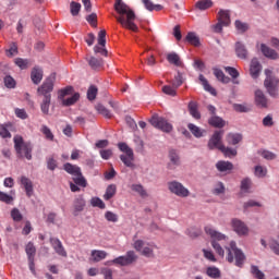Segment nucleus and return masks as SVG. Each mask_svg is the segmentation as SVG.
<instances>
[{
    "mask_svg": "<svg viewBox=\"0 0 279 279\" xmlns=\"http://www.w3.org/2000/svg\"><path fill=\"white\" fill-rule=\"evenodd\" d=\"M231 223L234 232H236L239 236H245L248 234L250 229L247 228V226H245V222L239 219H233Z\"/></svg>",
    "mask_w": 279,
    "mask_h": 279,
    "instance_id": "nucleus-13",
    "label": "nucleus"
},
{
    "mask_svg": "<svg viewBox=\"0 0 279 279\" xmlns=\"http://www.w3.org/2000/svg\"><path fill=\"white\" fill-rule=\"evenodd\" d=\"M208 123L213 128H225L226 126V121L223 119H221L220 117H217V116H213L208 120Z\"/></svg>",
    "mask_w": 279,
    "mask_h": 279,
    "instance_id": "nucleus-35",
    "label": "nucleus"
},
{
    "mask_svg": "<svg viewBox=\"0 0 279 279\" xmlns=\"http://www.w3.org/2000/svg\"><path fill=\"white\" fill-rule=\"evenodd\" d=\"M187 130H190L196 138H202V136H204V131L193 123L187 124Z\"/></svg>",
    "mask_w": 279,
    "mask_h": 279,
    "instance_id": "nucleus-38",
    "label": "nucleus"
},
{
    "mask_svg": "<svg viewBox=\"0 0 279 279\" xmlns=\"http://www.w3.org/2000/svg\"><path fill=\"white\" fill-rule=\"evenodd\" d=\"M263 69V65H260V62L258 59L254 58L251 61V66H250V74L253 77V80H256L258 75H260V71Z\"/></svg>",
    "mask_w": 279,
    "mask_h": 279,
    "instance_id": "nucleus-15",
    "label": "nucleus"
},
{
    "mask_svg": "<svg viewBox=\"0 0 279 279\" xmlns=\"http://www.w3.org/2000/svg\"><path fill=\"white\" fill-rule=\"evenodd\" d=\"M241 193H252V180L250 178L243 179L241 181Z\"/></svg>",
    "mask_w": 279,
    "mask_h": 279,
    "instance_id": "nucleus-39",
    "label": "nucleus"
},
{
    "mask_svg": "<svg viewBox=\"0 0 279 279\" xmlns=\"http://www.w3.org/2000/svg\"><path fill=\"white\" fill-rule=\"evenodd\" d=\"M51 106V96H46L40 102V110L43 114H49V108Z\"/></svg>",
    "mask_w": 279,
    "mask_h": 279,
    "instance_id": "nucleus-34",
    "label": "nucleus"
},
{
    "mask_svg": "<svg viewBox=\"0 0 279 279\" xmlns=\"http://www.w3.org/2000/svg\"><path fill=\"white\" fill-rule=\"evenodd\" d=\"M251 274L254 276V278L257 279H265V272H262L260 269H258V266H251Z\"/></svg>",
    "mask_w": 279,
    "mask_h": 279,
    "instance_id": "nucleus-56",
    "label": "nucleus"
},
{
    "mask_svg": "<svg viewBox=\"0 0 279 279\" xmlns=\"http://www.w3.org/2000/svg\"><path fill=\"white\" fill-rule=\"evenodd\" d=\"M21 184L24 186L27 197H32L34 195V183L32 180L27 177H21Z\"/></svg>",
    "mask_w": 279,
    "mask_h": 279,
    "instance_id": "nucleus-17",
    "label": "nucleus"
},
{
    "mask_svg": "<svg viewBox=\"0 0 279 279\" xmlns=\"http://www.w3.org/2000/svg\"><path fill=\"white\" fill-rule=\"evenodd\" d=\"M117 195V185L116 184H110L107 186L106 192L104 194V199L106 202H110L112 197Z\"/></svg>",
    "mask_w": 279,
    "mask_h": 279,
    "instance_id": "nucleus-28",
    "label": "nucleus"
},
{
    "mask_svg": "<svg viewBox=\"0 0 279 279\" xmlns=\"http://www.w3.org/2000/svg\"><path fill=\"white\" fill-rule=\"evenodd\" d=\"M134 143H135V151H137L138 154H143V151H145V142H143L141 137H135Z\"/></svg>",
    "mask_w": 279,
    "mask_h": 279,
    "instance_id": "nucleus-49",
    "label": "nucleus"
},
{
    "mask_svg": "<svg viewBox=\"0 0 279 279\" xmlns=\"http://www.w3.org/2000/svg\"><path fill=\"white\" fill-rule=\"evenodd\" d=\"M63 169L64 171H66V173L73 175V178H75V175H78L82 172V168L70 162L64 163Z\"/></svg>",
    "mask_w": 279,
    "mask_h": 279,
    "instance_id": "nucleus-24",
    "label": "nucleus"
},
{
    "mask_svg": "<svg viewBox=\"0 0 279 279\" xmlns=\"http://www.w3.org/2000/svg\"><path fill=\"white\" fill-rule=\"evenodd\" d=\"M25 252L28 257V263H34V256H36V246H34V243L29 242L28 245H26Z\"/></svg>",
    "mask_w": 279,
    "mask_h": 279,
    "instance_id": "nucleus-37",
    "label": "nucleus"
},
{
    "mask_svg": "<svg viewBox=\"0 0 279 279\" xmlns=\"http://www.w3.org/2000/svg\"><path fill=\"white\" fill-rule=\"evenodd\" d=\"M227 250V260L229 263H234L235 267H243L245 265V253L241 248L236 247V242L231 241Z\"/></svg>",
    "mask_w": 279,
    "mask_h": 279,
    "instance_id": "nucleus-4",
    "label": "nucleus"
},
{
    "mask_svg": "<svg viewBox=\"0 0 279 279\" xmlns=\"http://www.w3.org/2000/svg\"><path fill=\"white\" fill-rule=\"evenodd\" d=\"M41 132L48 141H53V133L51 132V129H49L47 125L41 126Z\"/></svg>",
    "mask_w": 279,
    "mask_h": 279,
    "instance_id": "nucleus-61",
    "label": "nucleus"
},
{
    "mask_svg": "<svg viewBox=\"0 0 279 279\" xmlns=\"http://www.w3.org/2000/svg\"><path fill=\"white\" fill-rule=\"evenodd\" d=\"M53 80H56V74H52V77H48L43 85L37 88L38 95H41V97H51Z\"/></svg>",
    "mask_w": 279,
    "mask_h": 279,
    "instance_id": "nucleus-11",
    "label": "nucleus"
},
{
    "mask_svg": "<svg viewBox=\"0 0 279 279\" xmlns=\"http://www.w3.org/2000/svg\"><path fill=\"white\" fill-rule=\"evenodd\" d=\"M80 101V93L73 94L72 97L62 100L63 106H74V104H77Z\"/></svg>",
    "mask_w": 279,
    "mask_h": 279,
    "instance_id": "nucleus-45",
    "label": "nucleus"
},
{
    "mask_svg": "<svg viewBox=\"0 0 279 279\" xmlns=\"http://www.w3.org/2000/svg\"><path fill=\"white\" fill-rule=\"evenodd\" d=\"M149 123L151 124L153 128L161 130V132H166V134L173 132V125L162 117L153 116L151 119L149 120Z\"/></svg>",
    "mask_w": 279,
    "mask_h": 279,
    "instance_id": "nucleus-9",
    "label": "nucleus"
},
{
    "mask_svg": "<svg viewBox=\"0 0 279 279\" xmlns=\"http://www.w3.org/2000/svg\"><path fill=\"white\" fill-rule=\"evenodd\" d=\"M133 247L145 258H154V244H149L143 240H135L133 242Z\"/></svg>",
    "mask_w": 279,
    "mask_h": 279,
    "instance_id": "nucleus-8",
    "label": "nucleus"
},
{
    "mask_svg": "<svg viewBox=\"0 0 279 279\" xmlns=\"http://www.w3.org/2000/svg\"><path fill=\"white\" fill-rule=\"evenodd\" d=\"M214 75L218 82H221V84H230L231 80L229 76H226L223 71L219 68H213Z\"/></svg>",
    "mask_w": 279,
    "mask_h": 279,
    "instance_id": "nucleus-21",
    "label": "nucleus"
},
{
    "mask_svg": "<svg viewBox=\"0 0 279 279\" xmlns=\"http://www.w3.org/2000/svg\"><path fill=\"white\" fill-rule=\"evenodd\" d=\"M50 244L53 247L56 254L62 256L63 258H66L68 253L66 250H64V245H62V241H60V239L50 238Z\"/></svg>",
    "mask_w": 279,
    "mask_h": 279,
    "instance_id": "nucleus-14",
    "label": "nucleus"
},
{
    "mask_svg": "<svg viewBox=\"0 0 279 279\" xmlns=\"http://www.w3.org/2000/svg\"><path fill=\"white\" fill-rule=\"evenodd\" d=\"M235 54L241 60H247L250 52L247 51V47L241 41L235 43Z\"/></svg>",
    "mask_w": 279,
    "mask_h": 279,
    "instance_id": "nucleus-16",
    "label": "nucleus"
},
{
    "mask_svg": "<svg viewBox=\"0 0 279 279\" xmlns=\"http://www.w3.org/2000/svg\"><path fill=\"white\" fill-rule=\"evenodd\" d=\"M31 78L33 84H40V82H43V69H40L39 66L33 68L31 72Z\"/></svg>",
    "mask_w": 279,
    "mask_h": 279,
    "instance_id": "nucleus-20",
    "label": "nucleus"
},
{
    "mask_svg": "<svg viewBox=\"0 0 279 279\" xmlns=\"http://www.w3.org/2000/svg\"><path fill=\"white\" fill-rule=\"evenodd\" d=\"M259 155L265 158V160H276V154L269 150H262Z\"/></svg>",
    "mask_w": 279,
    "mask_h": 279,
    "instance_id": "nucleus-62",
    "label": "nucleus"
},
{
    "mask_svg": "<svg viewBox=\"0 0 279 279\" xmlns=\"http://www.w3.org/2000/svg\"><path fill=\"white\" fill-rule=\"evenodd\" d=\"M255 101L257 106H260L262 108H267V98L265 97V94H263V90L257 89L255 92Z\"/></svg>",
    "mask_w": 279,
    "mask_h": 279,
    "instance_id": "nucleus-27",
    "label": "nucleus"
},
{
    "mask_svg": "<svg viewBox=\"0 0 279 279\" xmlns=\"http://www.w3.org/2000/svg\"><path fill=\"white\" fill-rule=\"evenodd\" d=\"M142 3L146 8V10H148V12H154V10L156 12H160V10H162L163 8L161 4H154L151 0H142Z\"/></svg>",
    "mask_w": 279,
    "mask_h": 279,
    "instance_id": "nucleus-32",
    "label": "nucleus"
},
{
    "mask_svg": "<svg viewBox=\"0 0 279 279\" xmlns=\"http://www.w3.org/2000/svg\"><path fill=\"white\" fill-rule=\"evenodd\" d=\"M196 8L198 10H208V8H213V2L210 0H201L196 2Z\"/></svg>",
    "mask_w": 279,
    "mask_h": 279,
    "instance_id": "nucleus-53",
    "label": "nucleus"
},
{
    "mask_svg": "<svg viewBox=\"0 0 279 279\" xmlns=\"http://www.w3.org/2000/svg\"><path fill=\"white\" fill-rule=\"evenodd\" d=\"M221 138H223V131H216L207 144L208 149H219V147H223Z\"/></svg>",
    "mask_w": 279,
    "mask_h": 279,
    "instance_id": "nucleus-12",
    "label": "nucleus"
},
{
    "mask_svg": "<svg viewBox=\"0 0 279 279\" xmlns=\"http://www.w3.org/2000/svg\"><path fill=\"white\" fill-rule=\"evenodd\" d=\"M216 168L221 172L225 173L226 171H232L234 169V165L230 161L220 160L216 163Z\"/></svg>",
    "mask_w": 279,
    "mask_h": 279,
    "instance_id": "nucleus-25",
    "label": "nucleus"
},
{
    "mask_svg": "<svg viewBox=\"0 0 279 279\" xmlns=\"http://www.w3.org/2000/svg\"><path fill=\"white\" fill-rule=\"evenodd\" d=\"M269 247L270 250L274 252V254H276L277 256H279V243L276 240H271L269 242Z\"/></svg>",
    "mask_w": 279,
    "mask_h": 279,
    "instance_id": "nucleus-64",
    "label": "nucleus"
},
{
    "mask_svg": "<svg viewBox=\"0 0 279 279\" xmlns=\"http://www.w3.org/2000/svg\"><path fill=\"white\" fill-rule=\"evenodd\" d=\"M186 43H189L190 45H193V47H199V45H202V43L199 41V38L197 36V34H195L194 32H190L187 33L186 37H185Z\"/></svg>",
    "mask_w": 279,
    "mask_h": 279,
    "instance_id": "nucleus-29",
    "label": "nucleus"
},
{
    "mask_svg": "<svg viewBox=\"0 0 279 279\" xmlns=\"http://www.w3.org/2000/svg\"><path fill=\"white\" fill-rule=\"evenodd\" d=\"M74 217H77V215H80V213H82V210H84V208L86 207V201L84 199V197L78 196L77 198L74 199Z\"/></svg>",
    "mask_w": 279,
    "mask_h": 279,
    "instance_id": "nucleus-18",
    "label": "nucleus"
},
{
    "mask_svg": "<svg viewBox=\"0 0 279 279\" xmlns=\"http://www.w3.org/2000/svg\"><path fill=\"white\" fill-rule=\"evenodd\" d=\"M80 10H82V4L80 2L72 1L70 3V12L72 16H77V14H80Z\"/></svg>",
    "mask_w": 279,
    "mask_h": 279,
    "instance_id": "nucleus-47",
    "label": "nucleus"
},
{
    "mask_svg": "<svg viewBox=\"0 0 279 279\" xmlns=\"http://www.w3.org/2000/svg\"><path fill=\"white\" fill-rule=\"evenodd\" d=\"M266 80L264 82V86L269 93L270 97H278V84L279 80L274 76V72L271 70H265Z\"/></svg>",
    "mask_w": 279,
    "mask_h": 279,
    "instance_id": "nucleus-5",
    "label": "nucleus"
},
{
    "mask_svg": "<svg viewBox=\"0 0 279 279\" xmlns=\"http://www.w3.org/2000/svg\"><path fill=\"white\" fill-rule=\"evenodd\" d=\"M105 219L111 223H117V221H119V216L112 211H106Z\"/></svg>",
    "mask_w": 279,
    "mask_h": 279,
    "instance_id": "nucleus-58",
    "label": "nucleus"
},
{
    "mask_svg": "<svg viewBox=\"0 0 279 279\" xmlns=\"http://www.w3.org/2000/svg\"><path fill=\"white\" fill-rule=\"evenodd\" d=\"M167 60L170 64H174V66H182V60H180V54L175 52L168 53Z\"/></svg>",
    "mask_w": 279,
    "mask_h": 279,
    "instance_id": "nucleus-33",
    "label": "nucleus"
},
{
    "mask_svg": "<svg viewBox=\"0 0 279 279\" xmlns=\"http://www.w3.org/2000/svg\"><path fill=\"white\" fill-rule=\"evenodd\" d=\"M138 260V255L134 251H128L125 255L116 257L110 263L111 265H118L119 267H130V265H134Z\"/></svg>",
    "mask_w": 279,
    "mask_h": 279,
    "instance_id": "nucleus-7",
    "label": "nucleus"
},
{
    "mask_svg": "<svg viewBox=\"0 0 279 279\" xmlns=\"http://www.w3.org/2000/svg\"><path fill=\"white\" fill-rule=\"evenodd\" d=\"M97 93H99V89L95 85H90L87 89V99L89 101H95L97 99Z\"/></svg>",
    "mask_w": 279,
    "mask_h": 279,
    "instance_id": "nucleus-44",
    "label": "nucleus"
},
{
    "mask_svg": "<svg viewBox=\"0 0 279 279\" xmlns=\"http://www.w3.org/2000/svg\"><path fill=\"white\" fill-rule=\"evenodd\" d=\"M217 19L220 23H222L225 25V27H228V25H230V11L229 10H223L221 9L218 12Z\"/></svg>",
    "mask_w": 279,
    "mask_h": 279,
    "instance_id": "nucleus-22",
    "label": "nucleus"
},
{
    "mask_svg": "<svg viewBox=\"0 0 279 279\" xmlns=\"http://www.w3.org/2000/svg\"><path fill=\"white\" fill-rule=\"evenodd\" d=\"M59 99L64 100V97H68V95H73V86H66L65 88H62L58 93Z\"/></svg>",
    "mask_w": 279,
    "mask_h": 279,
    "instance_id": "nucleus-48",
    "label": "nucleus"
},
{
    "mask_svg": "<svg viewBox=\"0 0 279 279\" xmlns=\"http://www.w3.org/2000/svg\"><path fill=\"white\" fill-rule=\"evenodd\" d=\"M88 64L92 69H94L95 71H97V69H101V66H104V60L101 59H97L95 57H92L88 60Z\"/></svg>",
    "mask_w": 279,
    "mask_h": 279,
    "instance_id": "nucleus-41",
    "label": "nucleus"
},
{
    "mask_svg": "<svg viewBox=\"0 0 279 279\" xmlns=\"http://www.w3.org/2000/svg\"><path fill=\"white\" fill-rule=\"evenodd\" d=\"M225 71L232 77V80H236V77H239V71L232 66H225Z\"/></svg>",
    "mask_w": 279,
    "mask_h": 279,
    "instance_id": "nucleus-60",
    "label": "nucleus"
},
{
    "mask_svg": "<svg viewBox=\"0 0 279 279\" xmlns=\"http://www.w3.org/2000/svg\"><path fill=\"white\" fill-rule=\"evenodd\" d=\"M260 50H262L263 56H265V58H269L270 60H278V52H276V50L267 47V45L262 44Z\"/></svg>",
    "mask_w": 279,
    "mask_h": 279,
    "instance_id": "nucleus-19",
    "label": "nucleus"
},
{
    "mask_svg": "<svg viewBox=\"0 0 279 279\" xmlns=\"http://www.w3.org/2000/svg\"><path fill=\"white\" fill-rule=\"evenodd\" d=\"M13 142L17 158H26V160H32V151H34V146L32 143L25 142L21 135H15L13 137Z\"/></svg>",
    "mask_w": 279,
    "mask_h": 279,
    "instance_id": "nucleus-3",
    "label": "nucleus"
},
{
    "mask_svg": "<svg viewBox=\"0 0 279 279\" xmlns=\"http://www.w3.org/2000/svg\"><path fill=\"white\" fill-rule=\"evenodd\" d=\"M198 80L204 87V90L207 93H210V95L217 96V89H215L210 84L208 83V80H206V76L204 74H199Z\"/></svg>",
    "mask_w": 279,
    "mask_h": 279,
    "instance_id": "nucleus-23",
    "label": "nucleus"
},
{
    "mask_svg": "<svg viewBox=\"0 0 279 279\" xmlns=\"http://www.w3.org/2000/svg\"><path fill=\"white\" fill-rule=\"evenodd\" d=\"M118 147L120 151H123V154L120 156V160L125 167L134 169V150H132V148H130V146H128L125 143H119Z\"/></svg>",
    "mask_w": 279,
    "mask_h": 279,
    "instance_id": "nucleus-6",
    "label": "nucleus"
},
{
    "mask_svg": "<svg viewBox=\"0 0 279 279\" xmlns=\"http://www.w3.org/2000/svg\"><path fill=\"white\" fill-rule=\"evenodd\" d=\"M96 110L97 112H99V114H102V117H105L106 119H112V113L104 105L98 104L96 106Z\"/></svg>",
    "mask_w": 279,
    "mask_h": 279,
    "instance_id": "nucleus-43",
    "label": "nucleus"
},
{
    "mask_svg": "<svg viewBox=\"0 0 279 279\" xmlns=\"http://www.w3.org/2000/svg\"><path fill=\"white\" fill-rule=\"evenodd\" d=\"M14 64L16 66H19V69H21L22 71H24L25 69H29V61L27 59H23V58H15L14 59Z\"/></svg>",
    "mask_w": 279,
    "mask_h": 279,
    "instance_id": "nucleus-40",
    "label": "nucleus"
},
{
    "mask_svg": "<svg viewBox=\"0 0 279 279\" xmlns=\"http://www.w3.org/2000/svg\"><path fill=\"white\" fill-rule=\"evenodd\" d=\"M206 274L209 278L218 279L221 278V270L217 267H208Z\"/></svg>",
    "mask_w": 279,
    "mask_h": 279,
    "instance_id": "nucleus-42",
    "label": "nucleus"
},
{
    "mask_svg": "<svg viewBox=\"0 0 279 279\" xmlns=\"http://www.w3.org/2000/svg\"><path fill=\"white\" fill-rule=\"evenodd\" d=\"M72 180L74 184H76L77 186H82V189H86V186H88V182L86 181V178H84V174H82V172L74 175Z\"/></svg>",
    "mask_w": 279,
    "mask_h": 279,
    "instance_id": "nucleus-36",
    "label": "nucleus"
},
{
    "mask_svg": "<svg viewBox=\"0 0 279 279\" xmlns=\"http://www.w3.org/2000/svg\"><path fill=\"white\" fill-rule=\"evenodd\" d=\"M234 25H235V29H238V32H241V34H245V32L250 29V26L247 25V23H243L240 20H236Z\"/></svg>",
    "mask_w": 279,
    "mask_h": 279,
    "instance_id": "nucleus-52",
    "label": "nucleus"
},
{
    "mask_svg": "<svg viewBox=\"0 0 279 279\" xmlns=\"http://www.w3.org/2000/svg\"><path fill=\"white\" fill-rule=\"evenodd\" d=\"M255 175L257 178H265V175H267V168H264L263 166H256Z\"/></svg>",
    "mask_w": 279,
    "mask_h": 279,
    "instance_id": "nucleus-59",
    "label": "nucleus"
},
{
    "mask_svg": "<svg viewBox=\"0 0 279 279\" xmlns=\"http://www.w3.org/2000/svg\"><path fill=\"white\" fill-rule=\"evenodd\" d=\"M189 112L193 119L199 120L202 119V113H199V110L197 109V102L190 101L189 106Z\"/></svg>",
    "mask_w": 279,
    "mask_h": 279,
    "instance_id": "nucleus-26",
    "label": "nucleus"
},
{
    "mask_svg": "<svg viewBox=\"0 0 279 279\" xmlns=\"http://www.w3.org/2000/svg\"><path fill=\"white\" fill-rule=\"evenodd\" d=\"M19 54V46L15 43L10 45V48L7 50L8 58H14V56Z\"/></svg>",
    "mask_w": 279,
    "mask_h": 279,
    "instance_id": "nucleus-55",
    "label": "nucleus"
},
{
    "mask_svg": "<svg viewBox=\"0 0 279 279\" xmlns=\"http://www.w3.org/2000/svg\"><path fill=\"white\" fill-rule=\"evenodd\" d=\"M131 189L135 193H138V195H141V197H147V191H145V187H143L142 184H133L131 186Z\"/></svg>",
    "mask_w": 279,
    "mask_h": 279,
    "instance_id": "nucleus-50",
    "label": "nucleus"
},
{
    "mask_svg": "<svg viewBox=\"0 0 279 279\" xmlns=\"http://www.w3.org/2000/svg\"><path fill=\"white\" fill-rule=\"evenodd\" d=\"M241 141H243V135L239 133H229L227 135V143H229V145H239Z\"/></svg>",
    "mask_w": 279,
    "mask_h": 279,
    "instance_id": "nucleus-30",
    "label": "nucleus"
},
{
    "mask_svg": "<svg viewBox=\"0 0 279 279\" xmlns=\"http://www.w3.org/2000/svg\"><path fill=\"white\" fill-rule=\"evenodd\" d=\"M219 151H221L227 158H232V156H236V149L226 147L225 145L219 147Z\"/></svg>",
    "mask_w": 279,
    "mask_h": 279,
    "instance_id": "nucleus-46",
    "label": "nucleus"
},
{
    "mask_svg": "<svg viewBox=\"0 0 279 279\" xmlns=\"http://www.w3.org/2000/svg\"><path fill=\"white\" fill-rule=\"evenodd\" d=\"M14 112L17 119H22L23 121H25V119H29V114H27V111H25V109L15 108Z\"/></svg>",
    "mask_w": 279,
    "mask_h": 279,
    "instance_id": "nucleus-57",
    "label": "nucleus"
},
{
    "mask_svg": "<svg viewBox=\"0 0 279 279\" xmlns=\"http://www.w3.org/2000/svg\"><path fill=\"white\" fill-rule=\"evenodd\" d=\"M98 45H100V47H106V29L98 33Z\"/></svg>",
    "mask_w": 279,
    "mask_h": 279,
    "instance_id": "nucleus-63",
    "label": "nucleus"
},
{
    "mask_svg": "<svg viewBox=\"0 0 279 279\" xmlns=\"http://www.w3.org/2000/svg\"><path fill=\"white\" fill-rule=\"evenodd\" d=\"M114 10L119 14L116 16L117 21L124 29L138 32V26L134 23L136 21V14L123 0H116Z\"/></svg>",
    "mask_w": 279,
    "mask_h": 279,
    "instance_id": "nucleus-1",
    "label": "nucleus"
},
{
    "mask_svg": "<svg viewBox=\"0 0 279 279\" xmlns=\"http://www.w3.org/2000/svg\"><path fill=\"white\" fill-rule=\"evenodd\" d=\"M205 233L210 238L211 246L215 252L220 256V258H223L226 256V251L221 247V243H223V241H228V236L217 231L213 226H206Z\"/></svg>",
    "mask_w": 279,
    "mask_h": 279,
    "instance_id": "nucleus-2",
    "label": "nucleus"
},
{
    "mask_svg": "<svg viewBox=\"0 0 279 279\" xmlns=\"http://www.w3.org/2000/svg\"><path fill=\"white\" fill-rule=\"evenodd\" d=\"M11 217H12L13 221H15L17 223L23 221V214H21V210H19V208H13L11 210Z\"/></svg>",
    "mask_w": 279,
    "mask_h": 279,
    "instance_id": "nucleus-54",
    "label": "nucleus"
},
{
    "mask_svg": "<svg viewBox=\"0 0 279 279\" xmlns=\"http://www.w3.org/2000/svg\"><path fill=\"white\" fill-rule=\"evenodd\" d=\"M168 189L170 193H173V195H177V197H189V195H191L189 189L178 181L169 182Z\"/></svg>",
    "mask_w": 279,
    "mask_h": 279,
    "instance_id": "nucleus-10",
    "label": "nucleus"
},
{
    "mask_svg": "<svg viewBox=\"0 0 279 279\" xmlns=\"http://www.w3.org/2000/svg\"><path fill=\"white\" fill-rule=\"evenodd\" d=\"M106 256H108V253L106 251H98V250L92 251V260L94 263H99L104 260Z\"/></svg>",
    "mask_w": 279,
    "mask_h": 279,
    "instance_id": "nucleus-31",
    "label": "nucleus"
},
{
    "mask_svg": "<svg viewBox=\"0 0 279 279\" xmlns=\"http://www.w3.org/2000/svg\"><path fill=\"white\" fill-rule=\"evenodd\" d=\"M90 204L94 206V208H100L101 210L106 208V203H104V201H101L99 197H93Z\"/></svg>",
    "mask_w": 279,
    "mask_h": 279,
    "instance_id": "nucleus-51",
    "label": "nucleus"
}]
</instances>
